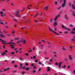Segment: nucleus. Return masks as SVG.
<instances>
[{
	"label": "nucleus",
	"mask_w": 75,
	"mask_h": 75,
	"mask_svg": "<svg viewBox=\"0 0 75 75\" xmlns=\"http://www.w3.org/2000/svg\"><path fill=\"white\" fill-rule=\"evenodd\" d=\"M67 4V3H66V0H63V3L62 4V7H64Z\"/></svg>",
	"instance_id": "2"
},
{
	"label": "nucleus",
	"mask_w": 75,
	"mask_h": 75,
	"mask_svg": "<svg viewBox=\"0 0 75 75\" xmlns=\"http://www.w3.org/2000/svg\"><path fill=\"white\" fill-rule=\"evenodd\" d=\"M38 6H37L36 7V9H37V10H38Z\"/></svg>",
	"instance_id": "47"
},
{
	"label": "nucleus",
	"mask_w": 75,
	"mask_h": 75,
	"mask_svg": "<svg viewBox=\"0 0 75 75\" xmlns=\"http://www.w3.org/2000/svg\"><path fill=\"white\" fill-rule=\"evenodd\" d=\"M54 54H57V52H54Z\"/></svg>",
	"instance_id": "61"
},
{
	"label": "nucleus",
	"mask_w": 75,
	"mask_h": 75,
	"mask_svg": "<svg viewBox=\"0 0 75 75\" xmlns=\"http://www.w3.org/2000/svg\"><path fill=\"white\" fill-rule=\"evenodd\" d=\"M34 64H31V66H32V67H33V66H34Z\"/></svg>",
	"instance_id": "51"
},
{
	"label": "nucleus",
	"mask_w": 75,
	"mask_h": 75,
	"mask_svg": "<svg viewBox=\"0 0 75 75\" xmlns=\"http://www.w3.org/2000/svg\"><path fill=\"white\" fill-rule=\"evenodd\" d=\"M52 20H53V19H50V23H51L52 22Z\"/></svg>",
	"instance_id": "33"
},
{
	"label": "nucleus",
	"mask_w": 75,
	"mask_h": 75,
	"mask_svg": "<svg viewBox=\"0 0 75 75\" xmlns=\"http://www.w3.org/2000/svg\"><path fill=\"white\" fill-rule=\"evenodd\" d=\"M71 34H75V32H71Z\"/></svg>",
	"instance_id": "38"
},
{
	"label": "nucleus",
	"mask_w": 75,
	"mask_h": 75,
	"mask_svg": "<svg viewBox=\"0 0 75 75\" xmlns=\"http://www.w3.org/2000/svg\"><path fill=\"white\" fill-rule=\"evenodd\" d=\"M64 34H67L68 33V32L67 31L66 32H64Z\"/></svg>",
	"instance_id": "45"
},
{
	"label": "nucleus",
	"mask_w": 75,
	"mask_h": 75,
	"mask_svg": "<svg viewBox=\"0 0 75 75\" xmlns=\"http://www.w3.org/2000/svg\"><path fill=\"white\" fill-rule=\"evenodd\" d=\"M64 20H65V21H66V20H68V16H67V14H64Z\"/></svg>",
	"instance_id": "3"
},
{
	"label": "nucleus",
	"mask_w": 75,
	"mask_h": 75,
	"mask_svg": "<svg viewBox=\"0 0 75 75\" xmlns=\"http://www.w3.org/2000/svg\"><path fill=\"white\" fill-rule=\"evenodd\" d=\"M23 39H22L21 41H18L16 43H18L19 42H23Z\"/></svg>",
	"instance_id": "13"
},
{
	"label": "nucleus",
	"mask_w": 75,
	"mask_h": 75,
	"mask_svg": "<svg viewBox=\"0 0 75 75\" xmlns=\"http://www.w3.org/2000/svg\"><path fill=\"white\" fill-rule=\"evenodd\" d=\"M62 49L63 50H64V51H67V50H66L65 48H64L63 47L62 48Z\"/></svg>",
	"instance_id": "27"
},
{
	"label": "nucleus",
	"mask_w": 75,
	"mask_h": 75,
	"mask_svg": "<svg viewBox=\"0 0 75 75\" xmlns=\"http://www.w3.org/2000/svg\"><path fill=\"white\" fill-rule=\"evenodd\" d=\"M58 65V63L57 62L55 64V65L57 66Z\"/></svg>",
	"instance_id": "34"
},
{
	"label": "nucleus",
	"mask_w": 75,
	"mask_h": 75,
	"mask_svg": "<svg viewBox=\"0 0 75 75\" xmlns=\"http://www.w3.org/2000/svg\"><path fill=\"white\" fill-rule=\"evenodd\" d=\"M19 10L16 11V13L17 14H18V13H19Z\"/></svg>",
	"instance_id": "26"
},
{
	"label": "nucleus",
	"mask_w": 75,
	"mask_h": 75,
	"mask_svg": "<svg viewBox=\"0 0 75 75\" xmlns=\"http://www.w3.org/2000/svg\"><path fill=\"white\" fill-rule=\"evenodd\" d=\"M62 28H64V29H65V30H67L69 31H70V30L69 29L65 28V26H64V25L62 24Z\"/></svg>",
	"instance_id": "5"
},
{
	"label": "nucleus",
	"mask_w": 75,
	"mask_h": 75,
	"mask_svg": "<svg viewBox=\"0 0 75 75\" xmlns=\"http://www.w3.org/2000/svg\"><path fill=\"white\" fill-rule=\"evenodd\" d=\"M35 21V22H36V23H38V21H37L35 20V21Z\"/></svg>",
	"instance_id": "54"
},
{
	"label": "nucleus",
	"mask_w": 75,
	"mask_h": 75,
	"mask_svg": "<svg viewBox=\"0 0 75 75\" xmlns=\"http://www.w3.org/2000/svg\"><path fill=\"white\" fill-rule=\"evenodd\" d=\"M25 72H22V74H25Z\"/></svg>",
	"instance_id": "58"
},
{
	"label": "nucleus",
	"mask_w": 75,
	"mask_h": 75,
	"mask_svg": "<svg viewBox=\"0 0 75 75\" xmlns=\"http://www.w3.org/2000/svg\"><path fill=\"white\" fill-rule=\"evenodd\" d=\"M48 8V6H46L44 8V9H45V10L47 11V10Z\"/></svg>",
	"instance_id": "12"
},
{
	"label": "nucleus",
	"mask_w": 75,
	"mask_h": 75,
	"mask_svg": "<svg viewBox=\"0 0 75 75\" xmlns=\"http://www.w3.org/2000/svg\"><path fill=\"white\" fill-rule=\"evenodd\" d=\"M25 68H25V66H23V67L22 68L23 69H25Z\"/></svg>",
	"instance_id": "29"
},
{
	"label": "nucleus",
	"mask_w": 75,
	"mask_h": 75,
	"mask_svg": "<svg viewBox=\"0 0 75 75\" xmlns=\"http://www.w3.org/2000/svg\"><path fill=\"white\" fill-rule=\"evenodd\" d=\"M69 6H71L72 5L71 4L69 3Z\"/></svg>",
	"instance_id": "48"
},
{
	"label": "nucleus",
	"mask_w": 75,
	"mask_h": 75,
	"mask_svg": "<svg viewBox=\"0 0 75 75\" xmlns=\"http://www.w3.org/2000/svg\"><path fill=\"white\" fill-rule=\"evenodd\" d=\"M3 43V44H4L7 45V44H10L11 43V42H9V43Z\"/></svg>",
	"instance_id": "22"
},
{
	"label": "nucleus",
	"mask_w": 75,
	"mask_h": 75,
	"mask_svg": "<svg viewBox=\"0 0 75 75\" xmlns=\"http://www.w3.org/2000/svg\"><path fill=\"white\" fill-rule=\"evenodd\" d=\"M49 61H50V62H52V59H50Z\"/></svg>",
	"instance_id": "41"
},
{
	"label": "nucleus",
	"mask_w": 75,
	"mask_h": 75,
	"mask_svg": "<svg viewBox=\"0 0 75 75\" xmlns=\"http://www.w3.org/2000/svg\"><path fill=\"white\" fill-rule=\"evenodd\" d=\"M10 54H11L12 55H14V54H15V52H11Z\"/></svg>",
	"instance_id": "20"
},
{
	"label": "nucleus",
	"mask_w": 75,
	"mask_h": 75,
	"mask_svg": "<svg viewBox=\"0 0 75 75\" xmlns=\"http://www.w3.org/2000/svg\"><path fill=\"white\" fill-rule=\"evenodd\" d=\"M69 59L71 60V59H72V56H71L69 55Z\"/></svg>",
	"instance_id": "10"
},
{
	"label": "nucleus",
	"mask_w": 75,
	"mask_h": 75,
	"mask_svg": "<svg viewBox=\"0 0 75 75\" xmlns=\"http://www.w3.org/2000/svg\"><path fill=\"white\" fill-rule=\"evenodd\" d=\"M64 60L65 61H67V60H68V59H67V58H65L64 59Z\"/></svg>",
	"instance_id": "35"
},
{
	"label": "nucleus",
	"mask_w": 75,
	"mask_h": 75,
	"mask_svg": "<svg viewBox=\"0 0 75 75\" xmlns=\"http://www.w3.org/2000/svg\"><path fill=\"white\" fill-rule=\"evenodd\" d=\"M71 32H75V28H73L72 29V31Z\"/></svg>",
	"instance_id": "17"
},
{
	"label": "nucleus",
	"mask_w": 75,
	"mask_h": 75,
	"mask_svg": "<svg viewBox=\"0 0 75 75\" xmlns=\"http://www.w3.org/2000/svg\"><path fill=\"white\" fill-rule=\"evenodd\" d=\"M16 16V17H20V15H18V14H15Z\"/></svg>",
	"instance_id": "18"
},
{
	"label": "nucleus",
	"mask_w": 75,
	"mask_h": 75,
	"mask_svg": "<svg viewBox=\"0 0 75 75\" xmlns=\"http://www.w3.org/2000/svg\"><path fill=\"white\" fill-rule=\"evenodd\" d=\"M75 40V39H74V38H73L72 39V41H74Z\"/></svg>",
	"instance_id": "55"
},
{
	"label": "nucleus",
	"mask_w": 75,
	"mask_h": 75,
	"mask_svg": "<svg viewBox=\"0 0 75 75\" xmlns=\"http://www.w3.org/2000/svg\"><path fill=\"white\" fill-rule=\"evenodd\" d=\"M3 72V71H2V70H0V73H3V72Z\"/></svg>",
	"instance_id": "49"
},
{
	"label": "nucleus",
	"mask_w": 75,
	"mask_h": 75,
	"mask_svg": "<svg viewBox=\"0 0 75 75\" xmlns=\"http://www.w3.org/2000/svg\"><path fill=\"white\" fill-rule=\"evenodd\" d=\"M15 67V68H17V66L16 65H15L14 66Z\"/></svg>",
	"instance_id": "56"
},
{
	"label": "nucleus",
	"mask_w": 75,
	"mask_h": 75,
	"mask_svg": "<svg viewBox=\"0 0 75 75\" xmlns=\"http://www.w3.org/2000/svg\"><path fill=\"white\" fill-rule=\"evenodd\" d=\"M19 39V38H16L15 39V40H18V39Z\"/></svg>",
	"instance_id": "46"
},
{
	"label": "nucleus",
	"mask_w": 75,
	"mask_h": 75,
	"mask_svg": "<svg viewBox=\"0 0 75 75\" xmlns=\"http://www.w3.org/2000/svg\"><path fill=\"white\" fill-rule=\"evenodd\" d=\"M38 15V13H37V14L35 16H34V17H36V16H37Z\"/></svg>",
	"instance_id": "32"
},
{
	"label": "nucleus",
	"mask_w": 75,
	"mask_h": 75,
	"mask_svg": "<svg viewBox=\"0 0 75 75\" xmlns=\"http://www.w3.org/2000/svg\"><path fill=\"white\" fill-rule=\"evenodd\" d=\"M54 26H55L57 25V22H54Z\"/></svg>",
	"instance_id": "14"
},
{
	"label": "nucleus",
	"mask_w": 75,
	"mask_h": 75,
	"mask_svg": "<svg viewBox=\"0 0 75 75\" xmlns=\"http://www.w3.org/2000/svg\"><path fill=\"white\" fill-rule=\"evenodd\" d=\"M39 64H40V65H41L42 64V63L41 62H39Z\"/></svg>",
	"instance_id": "36"
},
{
	"label": "nucleus",
	"mask_w": 75,
	"mask_h": 75,
	"mask_svg": "<svg viewBox=\"0 0 75 75\" xmlns=\"http://www.w3.org/2000/svg\"><path fill=\"white\" fill-rule=\"evenodd\" d=\"M12 64H14V61L13 60L12 61Z\"/></svg>",
	"instance_id": "44"
},
{
	"label": "nucleus",
	"mask_w": 75,
	"mask_h": 75,
	"mask_svg": "<svg viewBox=\"0 0 75 75\" xmlns=\"http://www.w3.org/2000/svg\"><path fill=\"white\" fill-rule=\"evenodd\" d=\"M33 50H35V47H34L33 48Z\"/></svg>",
	"instance_id": "64"
},
{
	"label": "nucleus",
	"mask_w": 75,
	"mask_h": 75,
	"mask_svg": "<svg viewBox=\"0 0 75 75\" xmlns=\"http://www.w3.org/2000/svg\"><path fill=\"white\" fill-rule=\"evenodd\" d=\"M47 69H50V67H47Z\"/></svg>",
	"instance_id": "50"
},
{
	"label": "nucleus",
	"mask_w": 75,
	"mask_h": 75,
	"mask_svg": "<svg viewBox=\"0 0 75 75\" xmlns=\"http://www.w3.org/2000/svg\"><path fill=\"white\" fill-rule=\"evenodd\" d=\"M22 42H23V44H25L26 43V41L24 40H23Z\"/></svg>",
	"instance_id": "11"
},
{
	"label": "nucleus",
	"mask_w": 75,
	"mask_h": 75,
	"mask_svg": "<svg viewBox=\"0 0 75 75\" xmlns=\"http://www.w3.org/2000/svg\"><path fill=\"white\" fill-rule=\"evenodd\" d=\"M51 71V69H48L47 70V71Z\"/></svg>",
	"instance_id": "40"
},
{
	"label": "nucleus",
	"mask_w": 75,
	"mask_h": 75,
	"mask_svg": "<svg viewBox=\"0 0 75 75\" xmlns=\"http://www.w3.org/2000/svg\"><path fill=\"white\" fill-rule=\"evenodd\" d=\"M45 48H44L42 47V48H41V50L42 51H43V50H45Z\"/></svg>",
	"instance_id": "25"
},
{
	"label": "nucleus",
	"mask_w": 75,
	"mask_h": 75,
	"mask_svg": "<svg viewBox=\"0 0 75 75\" xmlns=\"http://www.w3.org/2000/svg\"><path fill=\"white\" fill-rule=\"evenodd\" d=\"M8 69H10V68H5L4 69L3 71H6V70H8Z\"/></svg>",
	"instance_id": "8"
},
{
	"label": "nucleus",
	"mask_w": 75,
	"mask_h": 75,
	"mask_svg": "<svg viewBox=\"0 0 75 75\" xmlns=\"http://www.w3.org/2000/svg\"><path fill=\"white\" fill-rule=\"evenodd\" d=\"M0 23L1 24H3V25H6V24H7V23L6 22L4 24V23H3V22H4V21H2V20H0Z\"/></svg>",
	"instance_id": "4"
},
{
	"label": "nucleus",
	"mask_w": 75,
	"mask_h": 75,
	"mask_svg": "<svg viewBox=\"0 0 75 75\" xmlns=\"http://www.w3.org/2000/svg\"><path fill=\"white\" fill-rule=\"evenodd\" d=\"M70 27H73V25H72L71 24L70 25Z\"/></svg>",
	"instance_id": "60"
},
{
	"label": "nucleus",
	"mask_w": 75,
	"mask_h": 75,
	"mask_svg": "<svg viewBox=\"0 0 75 75\" xmlns=\"http://www.w3.org/2000/svg\"><path fill=\"white\" fill-rule=\"evenodd\" d=\"M66 67V66L65 65H64V66H63L62 67V68H64Z\"/></svg>",
	"instance_id": "31"
},
{
	"label": "nucleus",
	"mask_w": 75,
	"mask_h": 75,
	"mask_svg": "<svg viewBox=\"0 0 75 75\" xmlns=\"http://www.w3.org/2000/svg\"><path fill=\"white\" fill-rule=\"evenodd\" d=\"M0 41L3 43H4V42H7L6 41H4L3 40H2L1 39H0Z\"/></svg>",
	"instance_id": "6"
},
{
	"label": "nucleus",
	"mask_w": 75,
	"mask_h": 75,
	"mask_svg": "<svg viewBox=\"0 0 75 75\" xmlns=\"http://www.w3.org/2000/svg\"><path fill=\"white\" fill-rule=\"evenodd\" d=\"M37 61H38V60H37V59L35 60V62H37Z\"/></svg>",
	"instance_id": "42"
},
{
	"label": "nucleus",
	"mask_w": 75,
	"mask_h": 75,
	"mask_svg": "<svg viewBox=\"0 0 75 75\" xmlns=\"http://www.w3.org/2000/svg\"><path fill=\"white\" fill-rule=\"evenodd\" d=\"M62 12H63V11H61V12H60V14L62 13Z\"/></svg>",
	"instance_id": "63"
},
{
	"label": "nucleus",
	"mask_w": 75,
	"mask_h": 75,
	"mask_svg": "<svg viewBox=\"0 0 75 75\" xmlns=\"http://www.w3.org/2000/svg\"><path fill=\"white\" fill-rule=\"evenodd\" d=\"M28 54H27V53H25V55H26V56H28Z\"/></svg>",
	"instance_id": "39"
},
{
	"label": "nucleus",
	"mask_w": 75,
	"mask_h": 75,
	"mask_svg": "<svg viewBox=\"0 0 75 75\" xmlns=\"http://www.w3.org/2000/svg\"><path fill=\"white\" fill-rule=\"evenodd\" d=\"M25 65L27 66V65H28V63H26L25 64Z\"/></svg>",
	"instance_id": "52"
},
{
	"label": "nucleus",
	"mask_w": 75,
	"mask_h": 75,
	"mask_svg": "<svg viewBox=\"0 0 75 75\" xmlns=\"http://www.w3.org/2000/svg\"><path fill=\"white\" fill-rule=\"evenodd\" d=\"M59 16H60V15H59L58 16H57L54 18V21L57 20V18H58V17H59Z\"/></svg>",
	"instance_id": "7"
},
{
	"label": "nucleus",
	"mask_w": 75,
	"mask_h": 75,
	"mask_svg": "<svg viewBox=\"0 0 75 75\" xmlns=\"http://www.w3.org/2000/svg\"><path fill=\"white\" fill-rule=\"evenodd\" d=\"M41 42H45V41L43 40H41Z\"/></svg>",
	"instance_id": "53"
},
{
	"label": "nucleus",
	"mask_w": 75,
	"mask_h": 75,
	"mask_svg": "<svg viewBox=\"0 0 75 75\" xmlns=\"http://www.w3.org/2000/svg\"><path fill=\"white\" fill-rule=\"evenodd\" d=\"M6 54V52H3V53H2L1 54L2 55H3V56H4V54Z\"/></svg>",
	"instance_id": "23"
},
{
	"label": "nucleus",
	"mask_w": 75,
	"mask_h": 75,
	"mask_svg": "<svg viewBox=\"0 0 75 75\" xmlns=\"http://www.w3.org/2000/svg\"><path fill=\"white\" fill-rule=\"evenodd\" d=\"M11 47H14V46L11 45Z\"/></svg>",
	"instance_id": "57"
},
{
	"label": "nucleus",
	"mask_w": 75,
	"mask_h": 75,
	"mask_svg": "<svg viewBox=\"0 0 75 75\" xmlns=\"http://www.w3.org/2000/svg\"><path fill=\"white\" fill-rule=\"evenodd\" d=\"M55 4L56 5H57V1H55Z\"/></svg>",
	"instance_id": "37"
},
{
	"label": "nucleus",
	"mask_w": 75,
	"mask_h": 75,
	"mask_svg": "<svg viewBox=\"0 0 75 75\" xmlns=\"http://www.w3.org/2000/svg\"><path fill=\"white\" fill-rule=\"evenodd\" d=\"M35 58H36V57H35V56H33V58H34V59H35Z\"/></svg>",
	"instance_id": "59"
},
{
	"label": "nucleus",
	"mask_w": 75,
	"mask_h": 75,
	"mask_svg": "<svg viewBox=\"0 0 75 75\" xmlns=\"http://www.w3.org/2000/svg\"><path fill=\"white\" fill-rule=\"evenodd\" d=\"M61 64H62V62H60L58 64V65H59V68H61Z\"/></svg>",
	"instance_id": "9"
},
{
	"label": "nucleus",
	"mask_w": 75,
	"mask_h": 75,
	"mask_svg": "<svg viewBox=\"0 0 75 75\" xmlns=\"http://www.w3.org/2000/svg\"><path fill=\"white\" fill-rule=\"evenodd\" d=\"M40 47H41V48H42V47H44V45H40Z\"/></svg>",
	"instance_id": "28"
},
{
	"label": "nucleus",
	"mask_w": 75,
	"mask_h": 75,
	"mask_svg": "<svg viewBox=\"0 0 75 75\" xmlns=\"http://www.w3.org/2000/svg\"><path fill=\"white\" fill-rule=\"evenodd\" d=\"M26 71H29L30 70V68L29 67L26 68L25 69Z\"/></svg>",
	"instance_id": "16"
},
{
	"label": "nucleus",
	"mask_w": 75,
	"mask_h": 75,
	"mask_svg": "<svg viewBox=\"0 0 75 75\" xmlns=\"http://www.w3.org/2000/svg\"><path fill=\"white\" fill-rule=\"evenodd\" d=\"M49 30H50V31H52V32H53V33H54V34H56V35H59V34H58L57 33H56L54 31V30H51V28H50V27L49 26Z\"/></svg>",
	"instance_id": "1"
},
{
	"label": "nucleus",
	"mask_w": 75,
	"mask_h": 75,
	"mask_svg": "<svg viewBox=\"0 0 75 75\" xmlns=\"http://www.w3.org/2000/svg\"><path fill=\"white\" fill-rule=\"evenodd\" d=\"M3 12H1V16L2 17H3L4 16L3 15Z\"/></svg>",
	"instance_id": "15"
},
{
	"label": "nucleus",
	"mask_w": 75,
	"mask_h": 75,
	"mask_svg": "<svg viewBox=\"0 0 75 75\" xmlns=\"http://www.w3.org/2000/svg\"><path fill=\"white\" fill-rule=\"evenodd\" d=\"M12 20H14V21H16V22H18V21H16V20L15 19H14V18H13Z\"/></svg>",
	"instance_id": "30"
},
{
	"label": "nucleus",
	"mask_w": 75,
	"mask_h": 75,
	"mask_svg": "<svg viewBox=\"0 0 75 75\" xmlns=\"http://www.w3.org/2000/svg\"><path fill=\"white\" fill-rule=\"evenodd\" d=\"M32 51V50H31V49L30 48L29 49V51H28V52H31Z\"/></svg>",
	"instance_id": "24"
},
{
	"label": "nucleus",
	"mask_w": 75,
	"mask_h": 75,
	"mask_svg": "<svg viewBox=\"0 0 75 75\" xmlns=\"http://www.w3.org/2000/svg\"><path fill=\"white\" fill-rule=\"evenodd\" d=\"M35 70H33V72H34V73H35Z\"/></svg>",
	"instance_id": "62"
},
{
	"label": "nucleus",
	"mask_w": 75,
	"mask_h": 75,
	"mask_svg": "<svg viewBox=\"0 0 75 75\" xmlns=\"http://www.w3.org/2000/svg\"><path fill=\"white\" fill-rule=\"evenodd\" d=\"M23 59L22 58H20V60H21V61H22Z\"/></svg>",
	"instance_id": "43"
},
{
	"label": "nucleus",
	"mask_w": 75,
	"mask_h": 75,
	"mask_svg": "<svg viewBox=\"0 0 75 75\" xmlns=\"http://www.w3.org/2000/svg\"><path fill=\"white\" fill-rule=\"evenodd\" d=\"M72 8H74V9H75V6L74 5H72Z\"/></svg>",
	"instance_id": "19"
},
{
	"label": "nucleus",
	"mask_w": 75,
	"mask_h": 75,
	"mask_svg": "<svg viewBox=\"0 0 75 75\" xmlns=\"http://www.w3.org/2000/svg\"><path fill=\"white\" fill-rule=\"evenodd\" d=\"M61 8V6L57 8V10H60Z\"/></svg>",
	"instance_id": "21"
}]
</instances>
